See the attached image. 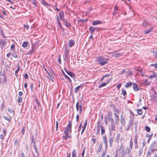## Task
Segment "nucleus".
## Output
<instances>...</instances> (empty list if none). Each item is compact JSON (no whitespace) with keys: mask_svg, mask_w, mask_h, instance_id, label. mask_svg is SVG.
Listing matches in <instances>:
<instances>
[{"mask_svg":"<svg viewBox=\"0 0 157 157\" xmlns=\"http://www.w3.org/2000/svg\"><path fill=\"white\" fill-rule=\"evenodd\" d=\"M108 60L109 58L103 56L98 57L97 59L98 63L101 66L105 65L107 63V61Z\"/></svg>","mask_w":157,"mask_h":157,"instance_id":"obj_1","label":"nucleus"},{"mask_svg":"<svg viewBox=\"0 0 157 157\" xmlns=\"http://www.w3.org/2000/svg\"><path fill=\"white\" fill-rule=\"evenodd\" d=\"M157 142V141L156 140L154 141L149 147L148 149L153 152L157 151V146L156 147Z\"/></svg>","mask_w":157,"mask_h":157,"instance_id":"obj_2","label":"nucleus"},{"mask_svg":"<svg viewBox=\"0 0 157 157\" xmlns=\"http://www.w3.org/2000/svg\"><path fill=\"white\" fill-rule=\"evenodd\" d=\"M72 124L71 121H69L68 122V124L66 127V129L64 132V133H65L66 131L67 132H69L71 133L72 132L71 130Z\"/></svg>","mask_w":157,"mask_h":157,"instance_id":"obj_3","label":"nucleus"},{"mask_svg":"<svg viewBox=\"0 0 157 157\" xmlns=\"http://www.w3.org/2000/svg\"><path fill=\"white\" fill-rule=\"evenodd\" d=\"M113 108V110L115 112L114 114V118L119 117V116L118 115V112H119V111L116 108L115 105H111Z\"/></svg>","mask_w":157,"mask_h":157,"instance_id":"obj_4","label":"nucleus"},{"mask_svg":"<svg viewBox=\"0 0 157 157\" xmlns=\"http://www.w3.org/2000/svg\"><path fill=\"white\" fill-rule=\"evenodd\" d=\"M76 109L77 111L78 110V109L79 108V111L80 113H81L82 112V104L81 103L80 105H79V103L78 102H77L76 103Z\"/></svg>","mask_w":157,"mask_h":157,"instance_id":"obj_5","label":"nucleus"},{"mask_svg":"<svg viewBox=\"0 0 157 157\" xmlns=\"http://www.w3.org/2000/svg\"><path fill=\"white\" fill-rule=\"evenodd\" d=\"M89 29L90 33L91 34H92L95 31L98 32L99 30L98 28L93 27L92 26H90Z\"/></svg>","mask_w":157,"mask_h":157,"instance_id":"obj_6","label":"nucleus"},{"mask_svg":"<svg viewBox=\"0 0 157 157\" xmlns=\"http://www.w3.org/2000/svg\"><path fill=\"white\" fill-rule=\"evenodd\" d=\"M113 56H115L116 57H118L123 55L122 53L119 52L118 51H115L113 52Z\"/></svg>","mask_w":157,"mask_h":157,"instance_id":"obj_7","label":"nucleus"},{"mask_svg":"<svg viewBox=\"0 0 157 157\" xmlns=\"http://www.w3.org/2000/svg\"><path fill=\"white\" fill-rule=\"evenodd\" d=\"M103 142L105 144V147L106 150H107V149L108 145L107 144L106 136H103Z\"/></svg>","mask_w":157,"mask_h":157,"instance_id":"obj_8","label":"nucleus"},{"mask_svg":"<svg viewBox=\"0 0 157 157\" xmlns=\"http://www.w3.org/2000/svg\"><path fill=\"white\" fill-rule=\"evenodd\" d=\"M59 16L61 20H65L64 19V13L63 11H61L59 14Z\"/></svg>","mask_w":157,"mask_h":157,"instance_id":"obj_9","label":"nucleus"},{"mask_svg":"<svg viewBox=\"0 0 157 157\" xmlns=\"http://www.w3.org/2000/svg\"><path fill=\"white\" fill-rule=\"evenodd\" d=\"M125 117L123 115H121V122L122 124L124 125L125 124Z\"/></svg>","mask_w":157,"mask_h":157,"instance_id":"obj_10","label":"nucleus"},{"mask_svg":"<svg viewBox=\"0 0 157 157\" xmlns=\"http://www.w3.org/2000/svg\"><path fill=\"white\" fill-rule=\"evenodd\" d=\"M64 69L67 74L70 76L71 77L73 78L75 77V75L74 73H72L71 71H67L65 67L64 68Z\"/></svg>","mask_w":157,"mask_h":157,"instance_id":"obj_11","label":"nucleus"},{"mask_svg":"<svg viewBox=\"0 0 157 157\" xmlns=\"http://www.w3.org/2000/svg\"><path fill=\"white\" fill-rule=\"evenodd\" d=\"M133 88L134 90L135 91H137L140 90L139 88L137 86V84L136 83H133Z\"/></svg>","mask_w":157,"mask_h":157,"instance_id":"obj_12","label":"nucleus"},{"mask_svg":"<svg viewBox=\"0 0 157 157\" xmlns=\"http://www.w3.org/2000/svg\"><path fill=\"white\" fill-rule=\"evenodd\" d=\"M66 135L65 136H63V138L65 140H67V139L71 138L70 135L69 134L68 132H66Z\"/></svg>","mask_w":157,"mask_h":157,"instance_id":"obj_13","label":"nucleus"},{"mask_svg":"<svg viewBox=\"0 0 157 157\" xmlns=\"http://www.w3.org/2000/svg\"><path fill=\"white\" fill-rule=\"evenodd\" d=\"M75 42L74 40H71L68 41V45L70 47H71L75 44Z\"/></svg>","mask_w":157,"mask_h":157,"instance_id":"obj_14","label":"nucleus"},{"mask_svg":"<svg viewBox=\"0 0 157 157\" xmlns=\"http://www.w3.org/2000/svg\"><path fill=\"white\" fill-rule=\"evenodd\" d=\"M8 111L11 116H14V112L12 109H10L9 108H8Z\"/></svg>","mask_w":157,"mask_h":157,"instance_id":"obj_15","label":"nucleus"},{"mask_svg":"<svg viewBox=\"0 0 157 157\" xmlns=\"http://www.w3.org/2000/svg\"><path fill=\"white\" fill-rule=\"evenodd\" d=\"M64 54L65 57L66 59L69 56V50H67V48H66L64 52Z\"/></svg>","mask_w":157,"mask_h":157,"instance_id":"obj_16","label":"nucleus"},{"mask_svg":"<svg viewBox=\"0 0 157 157\" xmlns=\"http://www.w3.org/2000/svg\"><path fill=\"white\" fill-rule=\"evenodd\" d=\"M153 74V75H150L149 76V78L151 79H152L153 78H157V73L154 71L152 72Z\"/></svg>","mask_w":157,"mask_h":157,"instance_id":"obj_17","label":"nucleus"},{"mask_svg":"<svg viewBox=\"0 0 157 157\" xmlns=\"http://www.w3.org/2000/svg\"><path fill=\"white\" fill-rule=\"evenodd\" d=\"M101 23V22L100 21L96 20L93 21L92 22V25H95L98 24H99Z\"/></svg>","mask_w":157,"mask_h":157,"instance_id":"obj_18","label":"nucleus"},{"mask_svg":"<svg viewBox=\"0 0 157 157\" xmlns=\"http://www.w3.org/2000/svg\"><path fill=\"white\" fill-rule=\"evenodd\" d=\"M110 127L111 130L114 131L115 130V126L114 122L111 123Z\"/></svg>","mask_w":157,"mask_h":157,"instance_id":"obj_19","label":"nucleus"},{"mask_svg":"<svg viewBox=\"0 0 157 157\" xmlns=\"http://www.w3.org/2000/svg\"><path fill=\"white\" fill-rule=\"evenodd\" d=\"M62 72L63 74L64 75L65 77L67 79L69 80L70 82H71L72 81L71 79L67 75L65 74V73L64 72V71L63 70L62 71Z\"/></svg>","mask_w":157,"mask_h":157,"instance_id":"obj_20","label":"nucleus"},{"mask_svg":"<svg viewBox=\"0 0 157 157\" xmlns=\"http://www.w3.org/2000/svg\"><path fill=\"white\" fill-rule=\"evenodd\" d=\"M83 85V84H82L81 85H80L78 86H77V87H76L75 89V90H74L75 92V93H77L78 92V90H79L80 88Z\"/></svg>","mask_w":157,"mask_h":157,"instance_id":"obj_21","label":"nucleus"},{"mask_svg":"<svg viewBox=\"0 0 157 157\" xmlns=\"http://www.w3.org/2000/svg\"><path fill=\"white\" fill-rule=\"evenodd\" d=\"M2 76H3L4 78L3 79V82H6L7 81V76L5 72H4L2 74Z\"/></svg>","mask_w":157,"mask_h":157,"instance_id":"obj_22","label":"nucleus"},{"mask_svg":"<svg viewBox=\"0 0 157 157\" xmlns=\"http://www.w3.org/2000/svg\"><path fill=\"white\" fill-rule=\"evenodd\" d=\"M154 152L151 151V150L148 149V151L147 152V155L146 157H151V154L153 153Z\"/></svg>","mask_w":157,"mask_h":157,"instance_id":"obj_23","label":"nucleus"},{"mask_svg":"<svg viewBox=\"0 0 157 157\" xmlns=\"http://www.w3.org/2000/svg\"><path fill=\"white\" fill-rule=\"evenodd\" d=\"M63 24L67 27H68L69 26H71V24L70 23H68L67 21L64 20L63 21Z\"/></svg>","mask_w":157,"mask_h":157,"instance_id":"obj_24","label":"nucleus"},{"mask_svg":"<svg viewBox=\"0 0 157 157\" xmlns=\"http://www.w3.org/2000/svg\"><path fill=\"white\" fill-rule=\"evenodd\" d=\"M143 147H141L140 149L139 150V156H140L142 155L143 152Z\"/></svg>","mask_w":157,"mask_h":157,"instance_id":"obj_25","label":"nucleus"},{"mask_svg":"<svg viewBox=\"0 0 157 157\" xmlns=\"http://www.w3.org/2000/svg\"><path fill=\"white\" fill-rule=\"evenodd\" d=\"M132 85V83L131 82H129L126 83L124 85L125 87L128 88L129 87L131 86Z\"/></svg>","mask_w":157,"mask_h":157,"instance_id":"obj_26","label":"nucleus"},{"mask_svg":"<svg viewBox=\"0 0 157 157\" xmlns=\"http://www.w3.org/2000/svg\"><path fill=\"white\" fill-rule=\"evenodd\" d=\"M152 27L148 28L145 31V33L148 34L151 32V31L152 30Z\"/></svg>","mask_w":157,"mask_h":157,"instance_id":"obj_27","label":"nucleus"},{"mask_svg":"<svg viewBox=\"0 0 157 157\" xmlns=\"http://www.w3.org/2000/svg\"><path fill=\"white\" fill-rule=\"evenodd\" d=\"M113 141V138H111L109 140V142L110 147H112V144Z\"/></svg>","mask_w":157,"mask_h":157,"instance_id":"obj_28","label":"nucleus"},{"mask_svg":"<svg viewBox=\"0 0 157 157\" xmlns=\"http://www.w3.org/2000/svg\"><path fill=\"white\" fill-rule=\"evenodd\" d=\"M153 134H151L149 136H146V137H149V138H148V140L147 142L148 144L149 143V141L151 140V138L153 136Z\"/></svg>","mask_w":157,"mask_h":157,"instance_id":"obj_29","label":"nucleus"},{"mask_svg":"<svg viewBox=\"0 0 157 157\" xmlns=\"http://www.w3.org/2000/svg\"><path fill=\"white\" fill-rule=\"evenodd\" d=\"M115 123L117 125H118L119 122V117L114 118Z\"/></svg>","mask_w":157,"mask_h":157,"instance_id":"obj_30","label":"nucleus"},{"mask_svg":"<svg viewBox=\"0 0 157 157\" xmlns=\"http://www.w3.org/2000/svg\"><path fill=\"white\" fill-rule=\"evenodd\" d=\"M28 43L27 41H24L22 44V46L23 47H26L28 46Z\"/></svg>","mask_w":157,"mask_h":157,"instance_id":"obj_31","label":"nucleus"},{"mask_svg":"<svg viewBox=\"0 0 157 157\" xmlns=\"http://www.w3.org/2000/svg\"><path fill=\"white\" fill-rule=\"evenodd\" d=\"M76 151L75 149H74L73 151L72 157H76Z\"/></svg>","mask_w":157,"mask_h":157,"instance_id":"obj_32","label":"nucleus"},{"mask_svg":"<svg viewBox=\"0 0 157 157\" xmlns=\"http://www.w3.org/2000/svg\"><path fill=\"white\" fill-rule=\"evenodd\" d=\"M22 98L20 96H19L18 97L17 100V102L18 103H21L22 102Z\"/></svg>","mask_w":157,"mask_h":157,"instance_id":"obj_33","label":"nucleus"},{"mask_svg":"<svg viewBox=\"0 0 157 157\" xmlns=\"http://www.w3.org/2000/svg\"><path fill=\"white\" fill-rule=\"evenodd\" d=\"M138 122L137 121H136L134 123V126L135 127V131L136 132L137 130V127Z\"/></svg>","mask_w":157,"mask_h":157,"instance_id":"obj_34","label":"nucleus"},{"mask_svg":"<svg viewBox=\"0 0 157 157\" xmlns=\"http://www.w3.org/2000/svg\"><path fill=\"white\" fill-rule=\"evenodd\" d=\"M106 84H107V83H106V82H103V83L99 85L98 86V88H101L103 86H105L106 85Z\"/></svg>","mask_w":157,"mask_h":157,"instance_id":"obj_35","label":"nucleus"},{"mask_svg":"<svg viewBox=\"0 0 157 157\" xmlns=\"http://www.w3.org/2000/svg\"><path fill=\"white\" fill-rule=\"evenodd\" d=\"M122 93L124 96H125L126 95V92L124 88L122 89Z\"/></svg>","mask_w":157,"mask_h":157,"instance_id":"obj_36","label":"nucleus"},{"mask_svg":"<svg viewBox=\"0 0 157 157\" xmlns=\"http://www.w3.org/2000/svg\"><path fill=\"white\" fill-rule=\"evenodd\" d=\"M142 111L143 110L142 109L137 110V113L139 115H141L143 113Z\"/></svg>","mask_w":157,"mask_h":157,"instance_id":"obj_37","label":"nucleus"},{"mask_svg":"<svg viewBox=\"0 0 157 157\" xmlns=\"http://www.w3.org/2000/svg\"><path fill=\"white\" fill-rule=\"evenodd\" d=\"M3 117L4 119L7 120V121L10 122L11 118H9L8 117L6 116H3Z\"/></svg>","mask_w":157,"mask_h":157,"instance_id":"obj_38","label":"nucleus"},{"mask_svg":"<svg viewBox=\"0 0 157 157\" xmlns=\"http://www.w3.org/2000/svg\"><path fill=\"white\" fill-rule=\"evenodd\" d=\"M102 127H103V126H102L100 124V123L99 122L98 123V125L97 126V129L99 128V129L101 128H102Z\"/></svg>","mask_w":157,"mask_h":157,"instance_id":"obj_39","label":"nucleus"},{"mask_svg":"<svg viewBox=\"0 0 157 157\" xmlns=\"http://www.w3.org/2000/svg\"><path fill=\"white\" fill-rule=\"evenodd\" d=\"M120 136V133L118 134L116 137V140L117 141V143L118 142V141L119 139Z\"/></svg>","mask_w":157,"mask_h":157,"instance_id":"obj_40","label":"nucleus"},{"mask_svg":"<svg viewBox=\"0 0 157 157\" xmlns=\"http://www.w3.org/2000/svg\"><path fill=\"white\" fill-rule=\"evenodd\" d=\"M6 44V42L4 40H2L0 41V44L1 45L4 44Z\"/></svg>","mask_w":157,"mask_h":157,"instance_id":"obj_41","label":"nucleus"},{"mask_svg":"<svg viewBox=\"0 0 157 157\" xmlns=\"http://www.w3.org/2000/svg\"><path fill=\"white\" fill-rule=\"evenodd\" d=\"M17 67V69L15 71V75H16L17 74V73L20 70V67L19 65H18Z\"/></svg>","mask_w":157,"mask_h":157,"instance_id":"obj_42","label":"nucleus"},{"mask_svg":"<svg viewBox=\"0 0 157 157\" xmlns=\"http://www.w3.org/2000/svg\"><path fill=\"white\" fill-rule=\"evenodd\" d=\"M133 124V121H129V123L128 124V126L130 128H131V126H132V127Z\"/></svg>","mask_w":157,"mask_h":157,"instance_id":"obj_43","label":"nucleus"},{"mask_svg":"<svg viewBox=\"0 0 157 157\" xmlns=\"http://www.w3.org/2000/svg\"><path fill=\"white\" fill-rule=\"evenodd\" d=\"M33 147H34V149H35V152H36V153H37V155H38L39 152L37 151V148L36 147V146L35 145H34Z\"/></svg>","mask_w":157,"mask_h":157,"instance_id":"obj_44","label":"nucleus"},{"mask_svg":"<svg viewBox=\"0 0 157 157\" xmlns=\"http://www.w3.org/2000/svg\"><path fill=\"white\" fill-rule=\"evenodd\" d=\"M145 129L146 130V131L147 132H150V128L147 126L145 127Z\"/></svg>","mask_w":157,"mask_h":157,"instance_id":"obj_45","label":"nucleus"},{"mask_svg":"<svg viewBox=\"0 0 157 157\" xmlns=\"http://www.w3.org/2000/svg\"><path fill=\"white\" fill-rule=\"evenodd\" d=\"M34 49L32 48V50L28 52V53H27V54L29 55H31L33 54V52Z\"/></svg>","mask_w":157,"mask_h":157,"instance_id":"obj_46","label":"nucleus"},{"mask_svg":"<svg viewBox=\"0 0 157 157\" xmlns=\"http://www.w3.org/2000/svg\"><path fill=\"white\" fill-rule=\"evenodd\" d=\"M106 149L105 151H104L102 154V155L101 156V157H105V155H106Z\"/></svg>","mask_w":157,"mask_h":157,"instance_id":"obj_47","label":"nucleus"},{"mask_svg":"<svg viewBox=\"0 0 157 157\" xmlns=\"http://www.w3.org/2000/svg\"><path fill=\"white\" fill-rule=\"evenodd\" d=\"M151 66L152 67H154L155 69L157 68V63H155V64H151Z\"/></svg>","mask_w":157,"mask_h":157,"instance_id":"obj_48","label":"nucleus"},{"mask_svg":"<svg viewBox=\"0 0 157 157\" xmlns=\"http://www.w3.org/2000/svg\"><path fill=\"white\" fill-rule=\"evenodd\" d=\"M133 144V143L132 141L131 140H130V145H129V148L132 149V145Z\"/></svg>","mask_w":157,"mask_h":157,"instance_id":"obj_49","label":"nucleus"},{"mask_svg":"<svg viewBox=\"0 0 157 157\" xmlns=\"http://www.w3.org/2000/svg\"><path fill=\"white\" fill-rule=\"evenodd\" d=\"M108 116L109 117H112V113L111 112H109L108 113Z\"/></svg>","mask_w":157,"mask_h":157,"instance_id":"obj_50","label":"nucleus"},{"mask_svg":"<svg viewBox=\"0 0 157 157\" xmlns=\"http://www.w3.org/2000/svg\"><path fill=\"white\" fill-rule=\"evenodd\" d=\"M60 57H61V55H59V58L58 59V62L59 64H60L61 62V60Z\"/></svg>","mask_w":157,"mask_h":157,"instance_id":"obj_51","label":"nucleus"},{"mask_svg":"<svg viewBox=\"0 0 157 157\" xmlns=\"http://www.w3.org/2000/svg\"><path fill=\"white\" fill-rule=\"evenodd\" d=\"M25 127L24 126L23 127L22 130V132L21 133L23 135H24L25 133Z\"/></svg>","mask_w":157,"mask_h":157,"instance_id":"obj_52","label":"nucleus"},{"mask_svg":"<svg viewBox=\"0 0 157 157\" xmlns=\"http://www.w3.org/2000/svg\"><path fill=\"white\" fill-rule=\"evenodd\" d=\"M58 124H59V122L57 121H56V131H57L58 130Z\"/></svg>","mask_w":157,"mask_h":157,"instance_id":"obj_53","label":"nucleus"},{"mask_svg":"<svg viewBox=\"0 0 157 157\" xmlns=\"http://www.w3.org/2000/svg\"><path fill=\"white\" fill-rule=\"evenodd\" d=\"M148 25V23L147 22H144L143 23L142 25L144 27H146V26L147 25Z\"/></svg>","mask_w":157,"mask_h":157,"instance_id":"obj_54","label":"nucleus"},{"mask_svg":"<svg viewBox=\"0 0 157 157\" xmlns=\"http://www.w3.org/2000/svg\"><path fill=\"white\" fill-rule=\"evenodd\" d=\"M57 24L58 25V26L62 28V26L61 24V23L60 22V21L59 20H57Z\"/></svg>","mask_w":157,"mask_h":157,"instance_id":"obj_55","label":"nucleus"},{"mask_svg":"<svg viewBox=\"0 0 157 157\" xmlns=\"http://www.w3.org/2000/svg\"><path fill=\"white\" fill-rule=\"evenodd\" d=\"M105 133V129L103 128V127H102L101 131V134L102 135Z\"/></svg>","mask_w":157,"mask_h":157,"instance_id":"obj_56","label":"nucleus"},{"mask_svg":"<svg viewBox=\"0 0 157 157\" xmlns=\"http://www.w3.org/2000/svg\"><path fill=\"white\" fill-rule=\"evenodd\" d=\"M108 120L109 121H111V123H113V122H114V121H113V117H109V119H108Z\"/></svg>","mask_w":157,"mask_h":157,"instance_id":"obj_57","label":"nucleus"},{"mask_svg":"<svg viewBox=\"0 0 157 157\" xmlns=\"http://www.w3.org/2000/svg\"><path fill=\"white\" fill-rule=\"evenodd\" d=\"M102 147H101V146H99V147L98 148V152H100L101 151L102 149Z\"/></svg>","mask_w":157,"mask_h":157,"instance_id":"obj_58","label":"nucleus"},{"mask_svg":"<svg viewBox=\"0 0 157 157\" xmlns=\"http://www.w3.org/2000/svg\"><path fill=\"white\" fill-rule=\"evenodd\" d=\"M32 1V3L35 6H36V1L35 0H31Z\"/></svg>","mask_w":157,"mask_h":157,"instance_id":"obj_59","label":"nucleus"},{"mask_svg":"<svg viewBox=\"0 0 157 157\" xmlns=\"http://www.w3.org/2000/svg\"><path fill=\"white\" fill-rule=\"evenodd\" d=\"M24 27L25 29H26L27 30H28L29 29V26L28 25H24Z\"/></svg>","mask_w":157,"mask_h":157,"instance_id":"obj_60","label":"nucleus"},{"mask_svg":"<svg viewBox=\"0 0 157 157\" xmlns=\"http://www.w3.org/2000/svg\"><path fill=\"white\" fill-rule=\"evenodd\" d=\"M32 142L34 144V145H36V143L34 141V140L33 138H33L32 139Z\"/></svg>","mask_w":157,"mask_h":157,"instance_id":"obj_61","label":"nucleus"},{"mask_svg":"<svg viewBox=\"0 0 157 157\" xmlns=\"http://www.w3.org/2000/svg\"><path fill=\"white\" fill-rule=\"evenodd\" d=\"M33 83H30V87H31V90L32 91L33 90Z\"/></svg>","mask_w":157,"mask_h":157,"instance_id":"obj_62","label":"nucleus"},{"mask_svg":"<svg viewBox=\"0 0 157 157\" xmlns=\"http://www.w3.org/2000/svg\"><path fill=\"white\" fill-rule=\"evenodd\" d=\"M146 142L145 140H144L143 141V144H142V147H143L145 146V145L146 144Z\"/></svg>","mask_w":157,"mask_h":157,"instance_id":"obj_63","label":"nucleus"},{"mask_svg":"<svg viewBox=\"0 0 157 157\" xmlns=\"http://www.w3.org/2000/svg\"><path fill=\"white\" fill-rule=\"evenodd\" d=\"M154 55L155 58H157V51L155 52Z\"/></svg>","mask_w":157,"mask_h":157,"instance_id":"obj_64","label":"nucleus"}]
</instances>
